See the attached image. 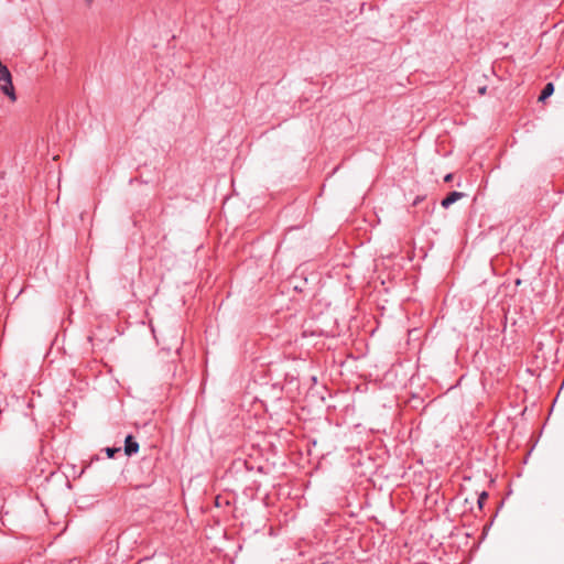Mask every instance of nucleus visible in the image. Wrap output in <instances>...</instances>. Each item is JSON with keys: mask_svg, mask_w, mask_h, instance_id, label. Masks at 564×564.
I'll return each instance as SVG.
<instances>
[{"mask_svg": "<svg viewBox=\"0 0 564 564\" xmlns=\"http://www.w3.org/2000/svg\"><path fill=\"white\" fill-rule=\"evenodd\" d=\"M0 91L12 102L17 101V94L12 83V75L9 68L0 61Z\"/></svg>", "mask_w": 564, "mask_h": 564, "instance_id": "obj_1", "label": "nucleus"}, {"mask_svg": "<svg viewBox=\"0 0 564 564\" xmlns=\"http://www.w3.org/2000/svg\"><path fill=\"white\" fill-rule=\"evenodd\" d=\"M139 452V443L132 435H128L124 440V453L128 456H132Z\"/></svg>", "mask_w": 564, "mask_h": 564, "instance_id": "obj_2", "label": "nucleus"}, {"mask_svg": "<svg viewBox=\"0 0 564 564\" xmlns=\"http://www.w3.org/2000/svg\"><path fill=\"white\" fill-rule=\"evenodd\" d=\"M465 194L463 192H451L442 202L441 206L443 208H448L451 205L456 203L458 199L463 198Z\"/></svg>", "mask_w": 564, "mask_h": 564, "instance_id": "obj_3", "label": "nucleus"}, {"mask_svg": "<svg viewBox=\"0 0 564 564\" xmlns=\"http://www.w3.org/2000/svg\"><path fill=\"white\" fill-rule=\"evenodd\" d=\"M554 93V85L552 83H547L543 90L541 91V95L539 97L540 101H544L546 98H549Z\"/></svg>", "mask_w": 564, "mask_h": 564, "instance_id": "obj_4", "label": "nucleus"}, {"mask_svg": "<svg viewBox=\"0 0 564 564\" xmlns=\"http://www.w3.org/2000/svg\"><path fill=\"white\" fill-rule=\"evenodd\" d=\"M118 452H120L119 447H107L106 448V454H107L108 458H115V456Z\"/></svg>", "mask_w": 564, "mask_h": 564, "instance_id": "obj_5", "label": "nucleus"}, {"mask_svg": "<svg viewBox=\"0 0 564 564\" xmlns=\"http://www.w3.org/2000/svg\"><path fill=\"white\" fill-rule=\"evenodd\" d=\"M487 499H488V494H487L486 491H482V492L479 495V497H478V501H477V502H478V506H479V508H480V509L482 508V506H484V503H485V501H486Z\"/></svg>", "mask_w": 564, "mask_h": 564, "instance_id": "obj_6", "label": "nucleus"}, {"mask_svg": "<svg viewBox=\"0 0 564 564\" xmlns=\"http://www.w3.org/2000/svg\"><path fill=\"white\" fill-rule=\"evenodd\" d=\"M453 180V174H447L445 177H444V181L445 182H451Z\"/></svg>", "mask_w": 564, "mask_h": 564, "instance_id": "obj_7", "label": "nucleus"}, {"mask_svg": "<svg viewBox=\"0 0 564 564\" xmlns=\"http://www.w3.org/2000/svg\"><path fill=\"white\" fill-rule=\"evenodd\" d=\"M422 200V197L417 196L414 202H413V205L416 206Z\"/></svg>", "mask_w": 564, "mask_h": 564, "instance_id": "obj_8", "label": "nucleus"}, {"mask_svg": "<svg viewBox=\"0 0 564 564\" xmlns=\"http://www.w3.org/2000/svg\"><path fill=\"white\" fill-rule=\"evenodd\" d=\"M486 89H487L486 87H481V88H479V94H480V95H484V94L486 93Z\"/></svg>", "mask_w": 564, "mask_h": 564, "instance_id": "obj_9", "label": "nucleus"}, {"mask_svg": "<svg viewBox=\"0 0 564 564\" xmlns=\"http://www.w3.org/2000/svg\"><path fill=\"white\" fill-rule=\"evenodd\" d=\"M88 3H90L93 0H86Z\"/></svg>", "mask_w": 564, "mask_h": 564, "instance_id": "obj_10", "label": "nucleus"}]
</instances>
